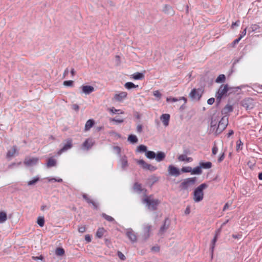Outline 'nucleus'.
<instances>
[{"mask_svg": "<svg viewBox=\"0 0 262 262\" xmlns=\"http://www.w3.org/2000/svg\"><path fill=\"white\" fill-rule=\"evenodd\" d=\"M207 185L205 183L201 184L198 186L193 192V199L195 202L201 201L204 198L203 190L207 187Z\"/></svg>", "mask_w": 262, "mask_h": 262, "instance_id": "nucleus-1", "label": "nucleus"}, {"mask_svg": "<svg viewBox=\"0 0 262 262\" xmlns=\"http://www.w3.org/2000/svg\"><path fill=\"white\" fill-rule=\"evenodd\" d=\"M143 202L147 205L149 209L152 210L157 209V206L160 202L159 200L154 199L151 195L145 196Z\"/></svg>", "mask_w": 262, "mask_h": 262, "instance_id": "nucleus-2", "label": "nucleus"}, {"mask_svg": "<svg viewBox=\"0 0 262 262\" xmlns=\"http://www.w3.org/2000/svg\"><path fill=\"white\" fill-rule=\"evenodd\" d=\"M229 90L230 88L227 84H222L220 86L215 94L216 99L219 103L220 102L223 98L227 96V93Z\"/></svg>", "mask_w": 262, "mask_h": 262, "instance_id": "nucleus-3", "label": "nucleus"}, {"mask_svg": "<svg viewBox=\"0 0 262 262\" xmlns=\"http://www.w3.org/2000/svg\"><path fill=\"white\" fill-rule=\"evenodd\" d=\"M196 181V178L195 177L186 179L181 183L180 187L182 189L188 190L194 186Z\"/></svg>", "mask_w": 262, "mask_h": 262, "instance_id": "nucleus-4", "label": "nucleus"}, {"mask_svg": "<svg viewBox=\"0 0 262 262\" xmlns=\"http://www.w3.org/2000/svg\"><path fill=\"white\" fill-rule=\"evenodd\" d=\"M228 124V118L227 116H224L218 122L217 127L216 129V134H219L222 133L227 127Z\"/></svg>", "mask_w": 262, "mask_h": 262, "instance_id": "nucleus-5", "label": "nucleus"}, {"mask_svg": "<svg viewBox=\"0 0 262 262\" xmlns=\"http://www.w3.org/2000/svg\"><path fill=\"white\" fill-rule=\"evenodd\" d=\"M137 163L144 169L150 171H154L157 169V167L145 162L143 160H137Z\"/></svg>", "mask_w": 262, "mask_h": 262, "instance_id": "nucleus-6", "label": "nucleus"}, {"mask_svg": "<svg viewBox=\"0 0 262 262\" xmlns=\"http://www.w3.org/2000/svg\"><path fill=\"white\" fill-rule=\"evenodd\" d=\"M220 119L219 114H214L211 117V120L210 122L211 129L213 132H215L216 133V125L218 123L219 120Z\"/></svg>", "mask_w": 262, "mask_h": 262, "instance_id": "nucleus-7", "label": "nucleus"}, {"mask_svg": "<svg viewBox=\"0 0 262 262\" xmlns=\"http://www.w3.org/2000/svg\"><path fill=\"white\" fill-rule=\"evenodd\" d=\"M242 105L245 107L246 110L252 109L254 106V101L251 98H246L242 101Z\"/></svg>", "mask_w": 262, "mask_h": 262, "instance_id": "nucleus-8", "label": "nucleus"}, {"mask_svg": "<svg viewBox=\"0 0 262 262\" xmlns=\"http://www.w3.org/2000/svg\"><path fill=\"white\" fill-rule=\"evenodd\" d=\"M38 161V159L36 157L26 158L24 160V164L28 166L36 164Z\"/></svg>", "mask_w": 262, "mask_h": 262, "instance_id": "nucleus-9", "label": "nucleus"}, {"mask_svg": "<svg viewBox=\"0 0 262 262\" xmlns=\"http://www.w3.org/2000/svg\"><path fill=\"white\" fill-rule=\"evenodd\" d=\"M127 93L126 92H120L114 95V99L117 101H121L127 97Z\"/></svg>", "mask_w": 262, "mask_h": 262, "instance_id": "nucleus-10", "label": "nucleus"}, {"mask_svg": "<svg viewBox=\"0 0 262 262\" xmlns=\"http://www.w3.org/2000/svg\"><path fill=\"white\" fill-rule=\"evenodd\" d=\"M81 89L82 93L86 95L90 94L95 91L94 88L91 85H82Z\"/></svg>", "mask_w": 262, "mask_h": 262, "instance_id": "nucleus-11", "label": "nucleus"}, {"mask_svg": "<svg viewBox=\"0 0 262 262\" xmlns=\"http://www.w3.org/2000/svg\"><path fill=\"white\" fill-rule=\"evenodd\" d=\"M94 143L92 139H87L82 144V147L83 149L88 150L93 146Z\"/></svg>", "mask_w": 262, "mask_h": 262, "instance_id": "nucleus-12", "label": "nucleus"}, {"mask_svg": "<svg viewBox=\"0 0 262 262\" xmlns=\"http://www.w3.org/2000/svg\"><path fill=\"white\" fill-rule=\"evenodd\" d=\"M72 146V140L71 139L68 140L67 143L64 145V146L60 149L57 152L58 155H61L63 152L68 150L71 148Z\"/></svg>", "mask_w": 262, "mask_h": 262, "instance_id": "nucleus-13", "label": "nucleus"}, {"mask_svg": "<svg viewBox=\"0 0 262 262\" xmlns=\"http://www.w3.org/2000/svg\"><path fill=\"white\" fill-rule=\"evenodd\" d=\"M160 119L162 121L163 125L165 126H167L169 124L170 120V115L168 114H162L160 117Z\"/></svg>", "mask_w": 262, "mask_h": 262, "instance_id": "nucleus-14", "label": "nucleus"}, {"mask_svg": "<svg viewBox=\"0 0 262 262\" xmlns=\"http://www.w3.org/2000/svg\"><path fill=\"white\" fill-rule=\"evenodd\" d=\"M168 170L169 174L171 175L178 176L180 174L179 170L172 165H169L168 166Z\"/></svg>", "mask_w": 262, "mask_h": 262, "instance_id": "nucleus-15", "label": "nucleus"}, {"mask_svg": "<svg viewBox=\"0 0 262 262\" xmlns=\"http://www.w3.org/2000/svg\"><path fill=\"white\" fill-rule=\"evenodd\" d=\"M126 235L133 242H136L137 240V236L135 233L131 229L127 230L126 232Z\"/></svg>", "mask_w": 262, "mask_h": 262, "instance_id": "nucleus-16", "label": "nucleus"}, {"mask_svg": "<svg viewBox=\"0 0 262 262\" xmlns=\"http://www.w3.org/2000/svg\"><path fill=\"white\" fill-rule=\"evenodd\" d=\"M163 11L167 14L173 15L174 14V11L173 10L172 8L168 5H165L163 8Z\"/></svg>", "mask_w": 262, "mask_h": 262, "instance_id": "nucleus-17", "label": "nucleus"}, {"mask_svg": "<svg viewBox=\"0 0 262 262\" xmlns=\"http://www.w3.org/2000/svg\"><path fill=\"white\" fill-rule=\"evenodd\" d=\"M178 159L180 161H184L186 162H191L193 161L192 158L187 157L186 155H181L178 157Z\"/></svg>", "mask_w": 262, "mask_h": 262, "instance_id": "nucleus-18", "label": "nucleus"}, {"mask_svg": "<svg viewBox=\"0 0 262 262\" xmlns=\"http://www.w3.org/2000/svg\"><path fill=\"white\" fill-rule=\"evenodd\" d=\"M95 122L93 119H89L88 120L85 124L84 126V130L88 131L89 130L91 127L94 125Z\"/></svg>", "mask_w": 262, "mask_h": 262, "instance_id": "nucleus-19", "label": "nucleus"}, {"mask_svg": "<svg viewBox=\"0 0 262 262\" xmlns=\"http://www.w3.org/2000/svg\"><path fill=\"white\" fill-rule=\"evenodd\" d=\"M131 76L135 80H142L144 78V75L140 72L135 73Z\"/></svg>", "mask_w": 262, "mask_h": 262, "instance_id": "nucleus-20", "label": "nucleus"}, {"mask_svg": "<svg viewBox=\"0 0 262 262\" xmlns=\"http://www.w3.org/2000/svg\"><path fill=\"white\" fill-rule=\"evenodd\" d=\"M83 198L89 204H92L93 206L96 208L97 207V204L93 201L92 199H91L86 194H83L82 195Z\"/></svg>", "mask_w": 262, "mask_h": 262, "instance_id": "nucleus-21", "label": "nucleus"}, {"mask_svg": "<svg viewBox=\"0 0 262 262\" xmlns=\"http://www.w3.org/2000/svg\"><path fill=\"white\" fill-rule=\"evenodd\" d=\"M165 157V155L163 152L159 151L157 153V155H156V157L155 158H156V160L158 162H160L164 160V159Z\"/></svg>", "mask_w": 262, "mask_h": 262, "instance_id": "nucleus-22", "label": "nucleus"}, {"mask_svg": "<svg viewBox=\"0 0 262 262\" xmlns=\"http://www.w3.org/2000/svg\"><path fill=\"white\" fill-rule=\"evenodd\" d=\"M189 96L192 99H199L200 96L199 95L198 92L195 89H193L189 94Z\"/></svg>", "mask_w": 262, "mask_h": 262, "instance_id": "nucleus-23", "label": "nucleus"}, {"mask_svg": "<svg viewBox=\"0 0 262 262\" xmlns=\"http://www.w3.org/2000/svg\"><path fill=\"white\" fill-rule=\"evenodd\" d=\"M200 166L204 169H209L212 167V163L210 162H200Z\"/></svg>", "mask_w": 262, "mask_h": 262, "instance_id": "nucleus-24", "label": "nucleus"}, {"mask_svg": "<svg viewBox=\"0 0 262 262\" xmlns=\"http://www.w3.org/2000/svg\"><path fill=\"white\" fill-rule=\"evenodd\" d=\"M184 100L185 103H186L187 102V99L184 97H180L179 99H178L176 98H172V97H169L166 99V101L167 102L171 101L172 102H175L178 100Z\"/></svg>", "mask_w": 262, "mask_h": 262, "instance_id": "nucleus-25", "label": "nucleus"}, {"mask_svg": "<svg viewBox=\"0 0 262 262\" xmlns=\"http://www.w3.org/2000/svg\"><path fill=\"white\" fill-rule=\"evenodd\" d=\"M105 231V230L103 228H99L96 232V237L99 238H101L104 235Z\"/></svg>", "mask_w": 262, "mask_h": 262, "instance_id": "nucleus-26", "label": "nucleus"}, {"mask_svg": "<svg viewBox=\"0 0 262 262\" xmlns=\"http://www.w3.org/2000/svg\"><path fill=\"white\" fill-rule=\"evenodd\" d=\"M7 220V213L4 211H0V223H4Z\"/></svg>", "mask_w": 262, "mask_h": 262, "instance_id": "nucleus-27", "label": "nucleus"}, {"mask_svg": "<svg viewBox=\"0 0 262 262\" xmlns=\"http://www.w3.org/2000/svg\"><path fill=\"white\" fill-rule=\"evenodd\" d=\"M16 151V146H13L12 149L9 150L7 152V157H12L14 156L15 154Z\"/></svg>", "mask_w": 262, "mask_h": 262, "instance_id": "nucleus-28", "label": "nucleus"}, {"mask_svg": "<svg viewBox=\"0 0 262 262\" xmlns=\"http://www.w3.org/2000/svg\"><path fill=\"white\" fill-rule=\"evenodd\" d=\"M56 163V160L53 158H50L48 159L47 166L48 167H51L55 166Z\"/></svg>", "mask_w": 262, "mask_h": 262, "instance_id": "nucleus-29", "label": "nucleus"}, {"mask_svg": "<svg viewBox=\"0 0 262 262\" xmlns=\"http://www.w3.org/2000/svg\"><path fill=\"white\" fill-rule=\"evenodd\" d=\"M202 171L200 166H197V167L194 168L191 170V174H200L202 173Z\"/></svg>", "mask_w": 262, "mask_h": 262, "instance_id": "nucleus-30", "label": "nucleus"}, {"mask_svg": "<svg viewBox=\"0 0 262 262\" xmlns=\"http://www.w3.org/2000/svg\"><path fill=\"white\" fill-rule=\"evenodd\" d=\"M145 156L147 158L152 159L155 158L156 154L152 151H146L145 152Z\"/></svg>", "mask_w": 262, "mask_h": 262, "instance_id": "nucleus-31", "label": "nucleus"}, {"mask_svg": "<svg viewBox=\"0 0 262 262\" xmlns=\"http://www.w3.org/2000/svg\"><path fill=\"white\" fill-rule=\"evenodd\" d=\"M124 86L127 89H130L132 88H136L138 87V85H135L132 82H127L125 83Z\"/></svg>", "mask_w": 262, "mask_h": 262, "instance_id": "nucleus-32", "label": "nucleus"}, {"mask_svg": "<svg viewBox=\"0 0 262 262\" xmlns=\"http://www.w3.org/2000/svg\"><path fill=\"white\" fill-rule=\"evenodd\" d=\"M128 140L131 143H136L138 141V139L137 137L135 135H130L128 137Z\"/></svg>", "mask_w": 262, "mask_h": 262, "instance_id": "nucleus-33", "label": "nucleus"}, {"mask_svg": "<svg viewBox=\"0 0 262 262\" xmlns=\"http://www.w3.org/2000/svg\"><path fill=\"white\" fill-rule=\"evenodd\" d=\"M151 225H146V226H145L144 228V232L145 233V234H146V235L148 237L149 236V234H150V232H151Z\"/></svg>", "mask_w": 262, "mask_h": 262, "instance_id": "nucleus-34", "label": "nucleus"}, {"mask_svg": "<svg viewBox=\"0 0 262 262\" xmlns=\"http://www.w3.org/2000/svg\"><path fill=\"white\" fill-rule=\"evenodd\" d=\"M37 223L38 225L42 227L45 225V219L43 216H38L37 220Z\"/></svg>", "mask_w": 262, "mask_h": 262, "instance_id": "nucleus-35", "label": "nucleus"}, {"mask_svg": "<svg viewBox=\"0 0 262 262\" xmlns=\"http://www.w3.org/2000/svg\"><path fill=\"white\" fill-rule=\"evenodd\" d=\"M147 151V147L144 145H140L137 147L136 151L137 152H146Z\"/></svg>", "mask_w": 262, "mask_h": 262, "instance_id": "nucleus-36", "label": "nucleus"}, {"mask_svg": "<svg viewBox=\"0 0 262 262\" xmlns=\"http://www.w3.org/2000/svg\"><path fill=\"white\" fill-rule=\"evenodd\" d=\"M219 232H220V231L218 230L217 232H216V234L215 235L213 239H212V246H211L212 252H213V249L214 248L215 243H216V242L217 241V235L219 234Z\"/></svg>", "mask_w": 262, "mask_h": 262, "instance_id": "nucleus-37", "label": "nucleus"}, {"mask_svg": "<svg viewBox=\"0 0 262 262\" xmlns=\"http://www.w3.org/2000/svg\"><path fill=\"white\" fill-rule=\"evenodd\" d=\"M55 253L57 256H62L64 254V250L62 248H57L55 250Z\"/></svg>", "mask_w": 262, "mask_h": 262, "instance_id": "nucleus-38", "label": "nucleus"}, {"mask_svg": "<svg viewBox=\"0 0 262 262\" xmlns=\"http://www.w3.org/2000/svg\"><path fill=\"white\" fill-rule=\"evenodd\" d=\"M134 189L137 192H141L143 190L141 185L138 183H135L134 185Z\"/></svg>", "mask_w": 262, "mask_h": 262, "instance_id": "nucleus-39", "label": "nucleus"}, {"mask_svg": "<svg viewBox=\"0 0 262 262\" xmlns=\"http://www.w3.org/2000/svg\"><path fill=\"white\" fill-rule=\"evenodd\" d=\"M226 79V77L224 74L220 75L216 79L215 82L217 83H220L221 82H224Z\"/></svg>", "mask_w": 262, "mask_h": 262, "instance_id": "nucleus-40", "label": "nucleus"}, {"mask_svg": "<svg viewBox=\"0 0 262 262\" xmlns=\"http://www.w3.org/2000/svg\"><path fill=\"white\" fill-rule=\"evenodd\" d=\"M236 150H241L243 148V143L241 140H238L236 142Z\"/></svg>", "mask_w": 262, "mask_h": 262, "instance_id": "nucleus-41", "label": "nucleus"}, {"mask_svg": "<svg viewBox=\"0 0 262 262\" xmlns=\"http://www.w3.org/2000/svg\"><path fill=\"white\" fill-rule=\"evenodd\" d=\"M39 179L37 177L34 178L32 180H31V181H29L28 182V185L30 186V185H34L35 183H36L39 181Z\"/></svg>", "mask_w": 262, "mask_h": 262, "instance_id": "nucleus-42", "label": "nucleus"}, {"mask_svg": "<svg viewBox=\"0 0 262 262\" xmlns=\"http://www.w3.org/2000/svg\"><path fill=\"white\" fill-rule=\"evenodd\" d=\"M110 111L114 114L118 113L123 114H124V112L121 111V110H117L114 107L110 109Z\"/></svg>", "mask_w": 262, "mask_h": 262, "instance_id": "nucleus-43", "label": "nucleus"}, {"mask_svg": "<svg viewBox=\"0 0 262 262\" xmlns=\"http://www.w3.org/2000/svg\"><path fill=\"white\" fill-rule=\"evenodd\" d=\"M224 111L226 113L231 112L233 111V107L230 105H227L224 108Z\"/></svg>", "mask_w": 262, "mask_h": 262, "instance_id": "nucleus-44", "label": "nucleus"}, {"mask_svg": "<svg viewBox=\"0 0 262 262\" xmlns=\"http://www.w3.org/2000/svg\"><path fill=\"white\" fill-rule=\"evenodd\" d=\"M121 165H122V167L123 168H125L127 166V165H128L127 161V159L125 158L122 159V160H121Z\"/></svg>", "mask_w": 262, "mask_h": 262, "instance_id": "nucleus-45", "label": "nucleus"}, {"mask_svg": "<svg viewBox=\"0 0 262 262\" xmlns=\"http://www.w3.org/2000/svg\"><path fill=\"white\" fill-rule=\"evenodd\" d=\"M63 85L67 86H72L73 85V81L72 80L64 81Z\"/></svg>", "mask_w": 262, "mask_h": 262, "instance_id": "nucleus-46", "label": "nucleus"}, {"mask_svg": "<svg viewBox=\"0 0 262 262\" xmlns=\"http://www.w3.org/2000/svg\"><path fill=\"white\" fill-rule=\"evenodd\" d=\"M181 170L182 172H191L192 169H191V167H189V166L183 167L181 169Z\"/></svg>", "mask_w": 262, "mask_h": 262, "instance_id": "nucleus-47", "label": "nucleus"}, {"mask_svg": "<svg viewBox=\"0 0 262 262\" xmlns=\"http://www.w3.org/2000/svg\"><path fill=\"white\" fill-rule=\"evenodd\" d=\"M218 151V148L215 144L213 145V146L212 148V154L213 155H215Z\"/></svg>", "mask_w": 262, "mask_h": 262, "instance_id": "nucleus-48", "label": "nucleus"}, {"mask_svg": "<svg viewBox=\"0 0 262 262\" xmlns=\"http://www.w3.org/2000/svg\"><path fill=\"white\" fill-rule=\"evenodd\" d=\"M103 216L105 220H106L107 221H108L109 222H112L114 220V219L112 216L106 215L105 214H103Z\"/></svg>", "mask_w": 262, "mask_h": 262, "instance_id": "nucleus-49", "label": "nucleus"}, {"mask_svg": "<svg viewBox=\"0 0 262 262\" xmlns=\"http://www.w3.org/2000/svg\"><path fill=\"white\" fill-rule=\"evenodd\" d=\"M153 94H154V95L155 97H157V98H159V99H160V98H161V96H162V94H161V93H160L159 91H158V90H157V91H154Z\"/></svg>", "mask_w": 262, "mask_h": 262, "instance_id": "nucleus-50", "label": "nucleus"}, {"mask_svg": "<svg viewBox=\"0 0 262 262\" xmlns=\"http://www.w3.org/2000/svg\"><path fill=\"white\" fill-rule=\"evenodd\" d=\"M167 227L166 226L165 224H164L163 226H162L160 229L159 232L160 234H163L164 232L167 229Z\"/></svg>", "mask_w": 262, "mask_h": 262, "instance_id": "nucleus-51", "label": "nucleus"}, {"mask_svg": "<svg viewBox=\"0 0 262 262\" xmlns=\"http://www.w3.org/2000/svg\"><path fill=\"white\" fill-rule=\"evenodd\" d=\"M86 228L84 226H81L78 227V231L80 233H83L85 231Z\"/></svg>", "mask_w": 262, "mask_h": 262, "instance_id": "nucleus-52", "label": "nucleus"}, {"mask_svg": "<svg viewBox=\"0 0 262 262\" xmlns=\"http://www.w3.org/2000/svg\"><path fill=\"white\" fill-rule=\"evenodd\" d=\"M111 121L115 122L116 123H122L123 122V119H116L113 118L111 120Z\"/></svg>", "mask_w": 262, "mask_h": 262, "instance_id": "nucleus-53", "label": "nucleus"}, {"mask_svg": "<svg viewBox=\"0 0 262 262\" xmlns=\"http://www.w3.org/2000/svg\"><path fill=\"white\" fill-rule=\"evenodd\" d=\"M247 33V28H245L244 30L241 32V33L239 34V37L241 39L246 35Z\"/></svg>", "mask_w": 262, "mask_h": 262, "instance_id": "nucleus-54", "label": "nucleus"}, {"mask_svg": "<svg viewBox=\"0 0 262 262\" xmlns=\"http://www.w3.org/2000/svg\"><path fill=\"white\" fill-rule=\"evenodd\" d=\"M118 256L122 260H124L125 259L124 255L120 251L118 252Z\"/></svg>", "mask_w": 262, "mask_h": 262, "instance_id": "nucleus-55", "label": "nucleus"}, {"mask_svg": "<svg viewBox=\"0 0 262 262\" xmlns=\"http://www.w3.org/2000/svg\"><path fill=\"white\" fill-rule=\"evenodd\" d=\"M72 108L73 110H74L76 111H78L79 110V107L78 105L77 104H73L72 105Z\"/></svg>", "mask_w": 262, "mask_h": 262, "instance_id": "nucleus-56", "label": "nucleus"}, {"mask_svg": "<svg viewBox=\"0 0 262 262\" xmlns=\"http://www.w3.org/2000/svg\"><path fill=\"white\" fill-rule=\"evenodd\" d=\"M32 258L34 260H42L43 257L42 255H40L39 256H32Z\"/></svg>", "mask_w": 262, "mask_h": 262, "instance_id": "nucleus-57", "label": "nucleus"}, {"mask_svg": "<svg viewBox=\"0 0 262 262\" xmlns=\"http://www.w3.org/2000/svg\"><path fill=\"white\" fill-rule=\"evenodd\" d=\"M214 101H215V100H214V98H209L207 100V103L209 105H211L214 102Z\"/></svg>", "mask_w": 262, "mask_h": 262, "instance_id": "nucleus-58", "label": "nucleus"}, {"mask_svg": "<svg viewBox=\"0 0 262 262\" xmlns=\"http://www.w3.org/2000/svg\"><path fill=\"white\" fill-rule=\"evenodd\" d=\"M85 240L89 243V242H91V237L90 235L89 234H87L85 236Z\"/></svg>", "mask_w": 262, "mask_h": 262, "instance_id": "nucleus-59", "label": "nucleus"}, {"mask_svg": "<svg viewBox=\"0 0 262 262\" xmlns=\"http://www.w3.org/2000/svg\"><path fill=\"white\" fill-rule=\"evenodd\" d=\"M137 131L138 133H141L142 131V126L141 124H139L137 126Z\"/></svg>", "mask_w": 262, "mask_h": 262, "instance_id": "nucleus-60", "label": "nucleus"}, {"mask_svg": "<svg viewBox=\"0 0 262 262\" xmlns=\"http://www.w3.org/2000/svg\"><path fill=\"white\" fill-rule=\"evenodd\" d=\"M225 158V154L224 153H223L219 158L218 161L219 162H222Z\"/></svg>", "mask_w": 262, "mask_h": 262, "instance_id": "nucleus-61", "label": "nucleus"}, {"mask_svg": "<svg viewBox=\"0 0 262 262\" xmlns=\"http://www.w3.org/2000/svg\"><path fill=\"white\" fill-rule=\"evenodd\" d=\"M49 181H54L55 182H62V179L61 178H59L58 179H55V178H52V179H49Z\"/></svg>", "mask_w": 262, "mask_h": 262, "instance_id": "nucleus-62", "label": "nucleus"}, {"mask_svg": "<svg viewBox=\"0 0 262 262\" xmlns=\"http://www.w3.org/2000/svg\"><path fill=\"white\" fill-rule=\"evenodd\" d=\"M114 149L117 152L118 154H120L121 149L118 146H115L114 147Z\"/></svg>", "mask_w": 262, "mask_h": 262, "instance_id": "nucleus-63", "label": "nucleus"}, {"mask_svg": "<svg viewBox=\"0 0 262 262\" xmlns=\"http://www.w3.org/2000/svg\"><path fill=\"white\" fill-rule=\"evenodd\" d=\"M239 21L237 20L234 23H233L231 25V28H233L234 26H239Z\"/></svg>", "mask_w": 262, "mask_h": 262, "instance_id": "nucleus-64", "label": "nucleus"}]
</instances>
